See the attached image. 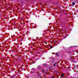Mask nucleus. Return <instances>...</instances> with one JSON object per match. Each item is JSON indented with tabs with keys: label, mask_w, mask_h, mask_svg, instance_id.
<instances>
[{
	"label": "nucleus",
	"mask_w": 78,
	"mask_h": 78,
	"mask_svg": "<svg viewBox=\"0 0 78 78\" xmlns=\"http://www.w3.org/2000/svg\"><path fill=\"white\" fill-rule=\"evenodd\" d=\"M55 55L56 56H59V55L58 53H55Z\"/></svg>",
	"instance_id": "obj_1"
},
{
	"label": "nucleus",
	"mask_w": 78,
	"mask_h": 78,
	"mask_svg": "<svg viewBox=\"0 0 78 78\" xmlns=\"http://www.w3.org/2000/svg\"><path fill=\"white\" fill-rule=\"evenodd\" d=\"M38 69H42V67H41L40 66H38Z\"/></svg>",
	"instance_id": "obj_2"
},
{
	"label": "nucleus",
	"mask_w": 78,
	"mask_h": 78,
	"mask_svg": "<svg viewBox=\"0 0 78 78\" xmlns=\"http://www.w3.org/2000/svg\"><path fill=\"white\" fill-rule=\"evenodd\" d=\"M72 5H75V3L74 2H73L72 3Z\"/></svg>",
	"instance_id": "obj_3"
},
{
	"label": "nucleus",
	"mask_w": 78,
	"mask_h": 78,
	"mask_svg": "<svg viewBox=\"0 0 78 78\" xmlns=\"http://www.w3.org/2000/svg\"><path fill=\"white\" fill-rule=\"evenodd\" d=\"M41 71L42 72H43V73H44V72H45V70L44 69H42Z\"/></svg>",
	"instance_id": "obj_4"
},
{
	"label": "nucleus",
	"mask_w": 78,
	"mask_h": 78,
	"mask_svg": "<svg viewBox=\"0 0 78 78\" xmlns=\"http://www.w3.org/2000/svg\"><path fill=\"white\" fill-rule=\"evenodd\" d=\"M21 4H23V1H21Z\"/></svg>",
	"instance_id": "obj_5"
},
{
	"label": "nucleus",
	"mask_w": 78,
	"mask_h": 78,
	"mask_svg": "<svg viewBox=\"0 0 78 78\" xmlns=\"http://www.w3.org/2000/svg\"><path fill=\"white\" fill-rule=\"evenodd\" d=\"M50 63H51V64H52V63H53V61H50Z\"/></svg>",
	"instance_id": "obj_6"
},
{
	"label": "nucleus",
	"mask_w": 78,
	"mask_h": 78,
	"mask_svg": "<svg viewBox=\"0 0 78 78\" xmlns=\"http://www.w3.org/2000/svg\"><path fill=\"white\" fill-rule=\"evenodd\" d=\"M53 48V47L51 46L50 48V49H51V48Z\"/></svg>",
	"instance_id": "obj_7"
},
{
	"label": "nucleus",
	"mask_w": 78,
	"mask_h": 78,
	"mask_svg": "<svg viewBox=\"0 0 78 78\" xmlns=\"http://www.w3.org/2000/svg\"><path fill=\"white\" fill-rule=\"evenodd\" d=\"M70 58L71 60H72V59H73V58L72 57H70Z\"/></svg>",
	"instance_id": "obj_8"
},
{
	"label": "nucleus",
	"mask_w": 78,
	"mask_h": 78,
	"mask_svg": "<svg viewBox=\"0 0 78 78\" xmlns=\"http://www.w3.org/2000/svg\"><path fill=\"white\" fill-rule=\"evenodd\" d=\"M61 76H64V74H62L61 75Z\"/></svg>",
	"instance_id": "obj_9"
},
{
	"label": "nucleus",
	"mask_w": 78,
	"mask_h": 78,
	"mask_svg": "<svg viewBox=\"0 0 78 78\" xmlns=\"http://www.w3.org/2000/svg\"><path fill=\"white\" fill-rule=\"evenodd\" d=\"M33 28L34 29H35L36 28V27H35V26H33Z\"/></svg>",
	"instance_id": "obj_10"
},
{
	"label": "nucleus",
	"mask_w": 78,
	"mask_h": 78,
	"mask_svg": "<svg viewBox=\"0 0 78 78\" xmlns=\"http://www.w3.org/2000/svg\"><path fill=\"white\" fill-rule=\"evenodd\" d=\"M73 47H77V46H73Z\"/></svg>",
	"instance_id": "obj_11"
},
{
	"label": "nucleus",
	"mask_w": 78,
	"mask_h": 78,
	"mask_svg": "<svg viewBox=\"0 0 78 78\" xmlns=\"http://www.w3.org/2000/svg\"><path fill=\"white\" fill-rule=\"evenodd\" d=\"M55 65H57V62H55Z\"/></svg>",
	"instance_id": "obj_12"
},
{
	"label": "nucleus",
	"mask_w": 78,
	"mask_h": 78,
	"mask_svg": "<svg viewBox=\"0 0 78 78\" xmlns=\"http://www.w3.org/2000/svg\"><path fill=\"white\" fill-rule=\"evenodd\" d=\"M12 78H14V77L12 76Z\"/></svg>",
	"instance_id": "obj_13"
},
{
	"label": "nucleus",
	"mask_w": 78,
	"mask_h": 78,
	"mask_svg": "<svg viewBox=\"0 0 78 78\" xmlns=\"http://www.w3.org/2000/svg\"><path fill=\"white\" fill-rule=\"evenodd\" d=\"M53 66H54V67H55V64H53Z\"/></svg>",
	"instance_id": "obj_14"
},
{
	"label": "nucleus",
	"mask_w": 78,
	"mask_h": 78,
	"mask_svg": "<svg viewBox=\"0 0 78 78\" xmlns=\"http://www.w3.org/2000/svg\"><path fill=\"white\" fill-rule=\"evenodd\" d=\"M43 66H46V64H44Z\"/></svg>",
	"instance_id": "obj_15"
},
{
	"label": "nucleus",
	"mask_w": 78,
	"mask_h": 78,
	"mask_svg": "<svg viewBox=\"0 0 78 78\" xmlns=\"http://www.w3.org/2000/svg\"><path fill=\"white\" fill-rule=\"evenodd\" d=\"M66 37H65L63 38V39H66Z\"/></svg>",
	"instance_id": "obj_16"
},
{
	"label": "nucleus",
	"mask_w": 78,
	"mask_h": 78,
	"mask_svg": "<svg viewBox=\"0 0 78 78\" xmlns=\"http://www.w3.org/2000/svg\"><path fill=\"white\" fill-rule=\"evenodd\" d=\"M34 69H35L34 68H33L32 70H34Z\"/></svg>",
	"instance_id": "obj_17"
},
{
	"label": "nucleus",
	"mask_w": 78,
	"mask_h": 78,
	"mask_svg": "<svg viewBox=\"0 0 78 78\" xmlns=\"http://www.w3.org/2000/svg\"><path fill=\"white\" fill-rule=\"evenodd\" d=\"M52 78H55V77H52Z\"/></svg>",
	"instance_id": "obj_18"
},
{
	"label": "nucleus",
	"mask_w": 78,
	"mask_h": 78,
	"mask_svg": "<svg viewBox=\"0 0 78 78\" xmlns=\"http://www.w3.org/2000/svg\"><path fill=\"white\" fill-rule=\"evenodd\" d=\"M45 74H47V73H45Z\"/></svg>",
	"instance_id": "obj_19"
},
{
	"label": "nucleus",
	"mask_w": 78,
	"mask_h": 78,
	"mask_svg": "<svg viewBox=\"0 0 78 78\" xmlns=\"http://www.w3.org/2000/svg\"><path fill=\"white\" fill-rule=\"evenodd\" d=\"M1 18V16L0 15V18Z\"/></svg>",
	"instance_id": "obj_20"
},
{
	"label": "nucleus",
	"mask_w": 78,
	"mask_h": 78,
	"mask_svg": "<svg viewBox=\"0 0 78 78\" xmlns=\"http://www.w3.org/2000/svg\"><path fill=\"white\" fill-rule=\"evenodd\" d=\"M77 53H78V51H77Z\"/></svg>",
	"instance_id": "obj_21"
},
{
	"label": "nucleus",
	"mask_w": 78,
	"mask_h": 78,
	"mask_svg": "<svg viewBox=\"0 0 78 78\" xmlns=\"http://www.w3.org/2000/svg\"><path fill=\"white\" fill-rule=\"evenodd\" d=\"M56 73H58V72H56Z\"/></svg>",
	"instance_id": "obj_22"
},
{
	"label": "nucleus",
	"mask_w": 78,
	"mask_h": 78,
	"mask_svg": "<svg viewBox=\"0 0 78 78\" xmlns=\"http://www.w3.org/2000/svg\"><path fill=\"white\" fill-rule=\"evenodd\" d=\"M51 66H50V68H51Z\"/></svg>",
	"instance_id": "obj_23"
},
{
	"label": "nucleus",
	"mask_w": 78,
	"mask_h": 78,
	"mask_svg": "<svg viewBox=\"0 0 78 78\" xmlns=\"http://www.w3.org/2000/svg\"><path fill=\"white\" fill-rule=\"evenodd\" d=\"M27 78H28V77H27Z\"/></svg>",
	"instance_id": "obj_24"
},
{
	"label": "nucleus",
	"mask_w": 78,
	"mask_h": 78,
	"mask_svg": "<svg viewBox=\"0 0 78 78\" xmlns=\"http://www.w3.org/2000/svg\"><path fill=\"white\" fill-rule=\"evenodd\" d=\"M77 1V0H76Z\"/></svg>",
	"instance_id": "obj_25"
}]
</instances>
